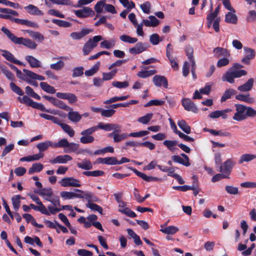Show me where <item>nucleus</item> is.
<instances>
[{
  "mask_svg": "<svg viewBox=\"0 0 256 256\" xmlns=\"http://www.w3.org/2000/svg\"><path fill=\"white\" fill-rule=\"evenodd\" d=\"M36 193L52 204L51 205V207L56 210L55 214L61 210L60 198L58 196H54L52 188H41L37 190Z\"/></svg>",
  "mask_w": 256,
  "mask_h": 256,
  "instance_id": "obj_1",
  "label": "nucleus"
},
{
  "mask_svg": "<svg viewBox=\"0 0 256 256\" xmlns=\"http://www.w3.org/2000/svg\"><path fill=\"white\" fill-rule=\"evenodd\" d=\"M2 31L14 44H22L30 49H35L37 44L28 38L22 37L18 38L12 34L8 28L2 27Z\"/></svg>",
  "mask_w": 256,
  "mask_h": 256,
  "instance_id": "obj_2",
  "label": "nucleus"
},
{
  "mask_svg": "<svg viewBox=\"0 0 256 256\" xmlns=\"http://www.w3.org/2000/svg\"><path fill=\"white\" fill-rule=\"evenodd\" d=\"M97 128L103 130H104L109 132L114 130L113 132L108 134V136L112 138L114 143H118L119 141L117 140L116 136L121 134V126L114 123L104 124L103 122H99L96 126Z\"/></svg>",
  "mask_w": 256,
  "mask_h": 256,
  "instance_id": "obj_3",
  "label": "nucleus"
},
{
  "mask_svg": "<svg viewBox=\"0 0 256 256\" xmlns=\"http://www.w3.org/2000/svg\"><path fill=\"white\" fill-rule=\"evenodd\" d=\"M247 72L244 70H230L228 71L222 76V79L223 81H226L230 84H233L234 82V78H239L242 76L246 75Z\"/></svg>",
  "mask_w": 256,
  "mask_h": 256,
  "instance_id": "obj_4",
  "label": "nucleus"
},
{
  "mask_svg": "<svg viewBox=\"0 0 256 256\" xmlns=\"http://www.w3.org/2000/svg\"><path fill=\"white\" fill-rule=\"evenodd\" d=\"M79 144L74 142H69L67 139L60 140L55 146L64 148V152L67 153L76 152L79 148Z\"/></svg>",
  "mask_w": 256,
  "mask_h": 256,
  "instance_id": "obj_5",
  "label": "nucleus"
},
{
  "mask_svg": "<svg viewBox=\"0 0 256 256\" xmlns=\"http://www.w3.org/2000/svg\"><path fill=\"white\" fill-rule=\"evenodd\" d=\"M103 40L101 36H96L92 38L89 39L82 48L84 55H88L94 48L98 45V42Z\"/></svg>",
  "mask_w": 256,
  "mask_h": 256,
  "instance_id": "obj_6",
  "label": "nucleus"
},
{
  "mask_svg": "<svg viewBox=\"0 0 256 256\" xmlns=\"http://www.w3.org/2000/svg\"><path fill=\"white\" fill-rule=\"evenodd\" d=\"M236 112L234 113L232 117L234 120L240 122L246 119V106L240 104H236Z\"/></svg>",
  "mask_w": 256,
  "mask_h": 256,
  "instance_id": "obj_7",
  "label": "nucleus"
},
{
  "mask_svg": "<svg viewBox=\"0 0 256 256\" xmlns=\"http://www.w3.org/2000/svg\"><path fill=\"white\" fill-rule=\"evenodd\" d=\"M236 162L232 158H228L224 162L220 167V172L226 174L228 178L230 175L232 168L235 166Z\"/></svg>",
  "mask_w": 256,
  "mask_h": 256,
  "instance_id": "obj_8",
  "label": "nucleus"
},
{
  "mask_svg": "<svg viewBox=\"0 0 256 256\" xmlns=\"http://www.w3.org/2000/svg\"><path fill=\"white\" fill-rule=\"evenodd\" d=\"M148 134V132L146 130H142L135 132H131L130 134H127L126 132H121L120 135L116 136L117 140L119 141V142L124 140L128 138L129 136L134 137V138H140L145 136Z\"/></svg>",
  "mask_w": 256,
  "mask_h": 256,
  "instance_id": "obj_9",
  "label": "nucleus"
},
{
  "mask_svg": "<svg viewBox=\"0 0 256 256\" xmlns=\"http://www.w3.org/2000/svg\"><path fill=\"white\" fill-rule=\"evenodd\" d=\"M30 208H32L36 211L40 212L42 214H46V216H50V214H54L56 210H54L51 207V205H48V208L44 205H38L35 206L34 204H31L30 205Z\"/></svg>",
  "mask_w": 256,
  "mask_h": 256,
  "instance_id": "obj_10",
  "label": "nucleus"
},
{
  "mask_svg": "<svg viewBox=\"0 0 256 256\" xmlns=\"http://www.w3.org/2000/svg\"><path fill=\"white\" fill-rule=\"evenodd\" d=\"M60 184L63 187H80V181L72 177H66L59 182Z\"/></svg>",
  "mask_w": 256,
  "mask_h": 256,
  "instance_id": "obj_11",
  "label": "nucleus"
},
{
  "mask_svg": "<svg viewBox=\"0 0 256 256\" xmlns=\"http://www.w3.org/2000/svg\"><path fill=\"white\" fill-rule=\"evenodd\" d=\"M76 16L80 18H88L94 14V11L89 7H84L82 9L74 10Z\"/></svg>",
  "mask_w": 256,
  "mask_h": 256,
  "instance_id": "obj_12",
  "label": "nucleus"
},
{
  "mask_svg": "<svg viewBox=\"0 0 256 256\" xmlns=\"http://www.w3.org/2000/svg\"><path fill=\"white\" fill-rule=\"evenodd\" d=\"M147 48V44L138 42L134 47L129 49V52L132 54H138L146 50Z\"/></svg>",
  "mask_w": 256,
  "mask_h": 256,
  "instance_id": "obj_13",
  "label": "nucleus"
},
{
  "mask_svg": "<svg viewBox=\"0 0 256 256\" xmlns=\"http://www.w3.org/2000/svg\"><path fill=\"white\" fill-rule=\"evenodd\" d=\"M1 54L7 60L18 65H22L23 63L17 60L14 56L9 51L5 50H0Z\"/></svg>",
  "mask_w": 256,
  "mask_h": 256,
  "instance_id": "obj_14",
  "label": "nucleus"
},
{
  "mask_svg": "<svg viewBox=\"0 0 256 256\" xmlns=\"http://www.w3.org/2000/svg\"><path fill=\"white\" fill-rule=\"evenodd\" d=\"M152 82L158 87L163 86L165 88L168 86V82L166 78L163 76L156 75L152 78Z\"/></svg>",
  "mask_w": 256,
  "mask_h": 256,
  "instance_id": "obj_15",
  "label": "nucleus"
},
{
  "mask_svg": "<svg viewBox=\"0 0 256 256\" xmlns=\"http://www.w3.org/2000/svg\"><path fill=\"white\" fill-rule=\"evenodd\" d=\"M232 112L230 108H226L222 110H216L211 112L209 114V117L211 118H217L222 117L223 119H226L228 118L227 113Z\"/></svg>",
  "mask_w": 256,
  "mask_h": 256,
  "instance_id": "obj_16",
  "label": "nucleus"
},
{
  "mask_svg": "<svg viewBox=\"0 0 256 256\" xmlns=\"http://www.w3.org/2000/svg\"><path fill=\"white\" fill-rule=\"evenodd\" d=\"M167 222L160 226V231L166 234L173 235L179 230V228L175 226H167Z\"/></svg>",
  "mask_w": 256,
  "mask_h": 256,
  "instance_id": "obj_17",
  "label": "nucleus"
},
{
  "mask_svg": "<svg viewBox=\"0 0 256 256\" xmlns=\"http://www.w3.org/2000/svg\"><path fill=\"white\" fill-rule=\"evenodd\" d=\"M245 56L242 59V62L244 64H248L250 60L254 58L255 56L254 50L250 48H244Z\"/></svg>",
  "mask_w": 256,
  "mask_h": 256,
  "instance_id": "obj_18",
  "label": "nucleus"
},
{
  "mask_svg": "<svg viewBox=\"0 0 256 256\" xmlns=\"http://www.w3.org/2000/svg\"><path fill=\"white\" fill-rule=\"evenodd\" d=\"M182 105L188 111L197 112L198 110L195 104L188 98H184L182 100Z\"/></svg>",
  "mask_w": 256,
  "mask_h": 256,
  "instance_id": "obj_19",
  "label": "nucleus"
},
{
  "mask_svg": "<svg viewBox=\"0 0 256 256\" xmlns=\"http://www.w3.org/2000/svg\"><path fill=\"white\" fill-rule=\"evenodd\" d=\"M72 160V156L68 154H65L57 156L54 159L50 160L49 162L52 164H66L68 162Z\"/></svg>",
  "mask_w": 256,
  "mask_h": 256,
  "instance_id": "obj_20",
  "label": "nucleus"
},
{
  "mask_svg": "<svg viewBox=\"0 0 256 256\" xmlns=\"http://www.w3.org/2000/svg\"><path fill=\"white\" fill-rule=\"evenodd\" d=\"M92 32L88 28H83L79 32H73L70 34V36L76 40H80Z\"/></svg>",
  "mask_w": 256,
  "mask_h": 256,
  "instance_id": "obj_21",
  "label": "nucleus"
},
{
  "mask_svg": "<svg viewBox=\"0 0 256 256\" xmlns=\"http://www.w3.org/2000/svg\"><path fill=\"white\" fill-rule=\"evenodd\" d=\"M0 12L6 14H0V18L5 19L11 18V16H18V14L16 11L6 8H0Z\"/></svg>",
  "mask_w": 256,
  "mask_h": 256,
  "instance_id": "obj_22",
  "label": "nucleus"
},
{
  "mask_svg": "<svg viewBox=\"0 0 256 256\" xmlns=\"http://www.w3.org/2000/svg\"><path fill=\"white\" fill-rule=\"evenodd\" d=\"M142 22L147 27H156L159 24V20L153 16H148V19H144Z\"/></svg>",
  "mask_w": 256,
  "mask_h": 256,
  "instance_id": "obj_23",
  "label": "nucleus"
},
{
  "mask_svg": "<svg viewBox=\"0 0 256 256\" xmlns=\"http://www.w3.org/2000/svg\"><path fill=\"white\" fill-rule=\"evenodd\" d=\"M213 52L214 56L216 58H219L222 56L228 58L230 56V53L226 49L220 47L214 48L213 50Z\"/></svg>",
  "mask_w": 256,
  "mask_h": 256,
  "instance_id": "obj_24",
  "label": "nucleus"
},
{
  "mask_svg": "<svg viewBox=\"0 0 256 256\" xmlns=\"http://www.w3.org/2000/svg\"><path fill=\"white\" fill-rule=\"evenodd\" d=\"M133 172L138 176L141 178L142 180L146 181V182H154L157 181L160 182L162 180V179L158 178L156 177H153L151 176H148L146 174L141 172L136 169H133Z\"/></svg>",
  "mask_w": 256,
  "mask_h": 256,
  "instance_id": "obj_25",
  "label": "nucleus"
},
{
  "mask_svg": "<svg viewBox=\"0 0 256 256\" xmlns=\"http://www.w3.org/2000/svg\"><path fill=\"white\" fill-rule=\"evenodd\" d=\"M24 9L30 14L35 16H42L44 12L39 10L36 6L29 4L24 7Z\"/></svg>",
  "mask_w": 256,
  "mask_h": 256,
  "instance_id": "obj_26",
  "label": "nucleus"
},
{
  "mask_svg": "<svg viewBox=\"0 0 256 256\" xmlns=\"http://www.w3.org/2000/svg\"><path fill=\"white\" fill-rule=\"evenodd\" d=\"M68 114V119L73 122H80L82 118V116L79 114L78 112L73 111L71 108V110Z\"/></svg>",
  "mask_w": 256,
  "mask_h": 256,
  "instance_id": "obj_27",
  "label": "nucleus"
},
{
  "mask_svg": "<svg viewBox=\"0 0 256 256\" xmlns=\"http://www.w3.org/2000/svg\"><path fill=\"white\" fill-rule=\"evenodd\" d=\"M56 145V143H53L51 141L47 140L38 144L36 145V147L40 152H44L50 146L54 148H58V146H55Z\"/></svg>",
  "mask_w": 256,
  "mask_h": 256,
  "instance_id": "obj_28",
  "label": "nucleus"
},
{
  "mask_svg": "<svg viewBox=\"0 0 256 256\" xmlns=\"http://www.w3.org/2000/svg\"><path fill=\"white\" fill-rule=\"evenodd\" d=\"M25 60L28 62L32 68H38L41 66V62L38 59L32 56H26Z\"/></svg>",
  "mask_w": 256,
  "mask_h": 256,
  "instance_id": "obj_29",
  "label": "nucleus"
},
{
  "mask_svg": "<svg viewBox=\"0 0 256 256\" xmlns=\"http://www.w3.org/2000/svg\"><path fill=\"white\" fill-rule=\"evenodd\" d=\"M256 159V154H244L240 156L238 160L239 164H242L245 162H249Z\"/></svg>",
  "mask_w": 256,
  "mask_h": 256,
  "instance_id": "obj_30",
  "label": "nucleus"
},
{
  "mask_svg": "<svg viewBox=\"0 0 256 256\" xmlns=\"http://www.w3.org/2000/svg\"><path fill=\"white\" fill-rule=\"evenodd\" d=\"M163 144L170 152H174L178 150L176 148L178 144L176 140H165L163 142Z\"/></svg>",
  "mask_w": 256,
  "mask_h": 256,
  "instance_id": "obj_31",
  "label": "nucleus"
},
{
  "mask_svg": "<svg viewBox=\"0 0 256 256\" xmlns=\"http://www.w3.org/2000/svg\"><path fill=\"white\" fill-rule=\"evenodd\" d=\"M254 80L252 78H250L244 84L239 86L238 88V90L240 92H248L250 90L254 84Z\"/></svg>",
  "mask_w": 256,
  "mask_h": 256,
  "instance_id": "obj_32",
  "label": "nucleus"
},
{
  "mask_svg": "<svg viewBox=\"0 0 256 256\" xmlns=\"http://www.w3.org/2000/svg\"><path fill=\"white\" fill-rule=\"evenodd\" d=\"M32 108H34L40 110L42 112L50 113L52 114H58V113L56 111L54 110H52L50 109H46L45 108L44 106V104H42L38 103V102H34L32 106Z\"/></svg>",
  "mask_w": 256,
  "mask_h": 256,
  "instance_id": "obj_33",
  "label": "nucleus"
},
{
  "mask_svg": "<svg viewBox=\"0 0 256 256\" xmlns=\"http://www.w3.org/2000/svg\"><path fill=\"white\" fill-rule=\"evenodd\" d=\"M236 98L239 100L242 101L250 104H253L254 102V98L251 97L249 94H238L236 96Z\"/></svg>",
  "mask_w": 256,
  "mask_h": 256,
  "instance_id": "obj_34",
  "label": "nucleus"
},
{
  "mask_svg": "<svg viewBox=\"0 0 256 256\" xmlns=\"http://www.w3.org/2000/svg\"><path fill=\"white\" fill-rule=\"evenodd\" d=\"M99 162L102 164H109V165H116L118 163V160L115 157H108L104 158H98Z\"/></svg>",
  "mask_w": 256,
  "mask_h": 256,
  "instance_id": "obj_35",
  "label": "nucleus"
},
{
  "mask_svg": "<svg viewBox=\"0 0 256 256\" xmlns=\"http://www.w3.org/2000/svg\"><path fill=\"white\" fill-rule=\"evenodd\" d=\"M116 44V40L110 39V40H104L100 43V46L102 48L110 49L114 46Z\"/></svg>",
  "mask_w": 256,
  "mask_h": 256,
  "instance_id": "obj_36",
  "label": "nucleus"
},
{
  "mask_svg": "<svg viewBox=\"0 0 256 256\" xmlns=\"http://www.w3.org/2000/svg\"><path fill=\"white\" fill-rule=\"evenodd\" d=\"M178 125L180 128L185 133L189 134L191 132L190 127L186 122L183 120H180L178 122Z\"/></svg>",
  "mask_w": 256,
  "mask_h": 256,
  "instance_id": "obj_37",
  "label": "nucleus"
},
{
  "mask_svg": "<svg viewBox=\"0 0 256 256\" xmlns=\"http://www.w3.org/2000/svg\"><path fill=\"white\" fill-rule=\"evenodd\" d=\"M232 12H230L226 14L225 21L226 22L235 24L237 22V16Z\"/></svg>",
  "mask_w": 256,
  "mask_h": 256,
  "instance_id": "obj_38",
  "label": "nucleus"
},
{
  "mask_svg": "<svg viewBox=\"0 0 256 256\" xmlns=\"http://www.w3.org/2000/svg\"><path fill=\"white\" fill-rule=\"evenodd\" d=\"M74 192L82 194V198L86 200L88 202H92V200H94V195L90 192H84L79 189H76Z\"/></svg>",
  "mask_w": 256,
  "mask_h": 256,
  "instance_id": "obj_39",
  "label": "nucleus"
},
{
  "mask_svg": "<svg viewBox=\"0 0 256 256\" xmlns=\"http://www.w3.org/2000/svg\"><path fill=\"white\" fill-rule=\"evenodd\" d=\"M76 164L79 168L86 170H90L92 168L91 162L86 159H84L80 162H78Z\"/></svg>",
  "mask_w": 256,
  "mask_h": 256,
  "instance_id": "obj_40",
  "label": "nucleus"
},
{
  "mask_svg": "<svg viewBox=\"0 0 256 256\" xmlns=\"http://www.w3.org/2000/svg\"><path fill=\"white\" fill-rule=\"evenodd\" d=\"M157 72L155 70H142L137 73V76L140 78H146L152 76Z\"/></svg>",
  "mask_w": 256,
  "mask_h": 256,
  "instance_id": "obj_41",
  "label": "nucleus"
},
{
  "mask_svg": "<svg viewBox=\"0 0 256 256\" xmlns=\"http://www.w3.org/2000/svg\"><path fill=\"white\" fill-rule=\"evenodd\" d=\"M40 116L41 118H44L46 120H52L54 123L60 125V126L61 124H63L60 122V121L58 118L51 115H49L46 114H40Z\"/></svg>",
  "mask_w": 256,
  "mask_h": 256,
  "instance_id": "obj_42",
  "label": "nucleus"
},
{
  "mask_svg": "<svg viewBox=\"0 0 256 256\" xmlns=\"http://www.w3.org/2000/svg\"><path fill=\"white\" fill-rule=\"evenodd\" d=\"M22 198L20 195H16L12 197V201L14 210L18 211L20 205V199Z\"/></svg>",
  "mask_w": 256,
  "mask_h": 256,
  "instance_id": "obj_43",
  "label": "nucleus"
},
{
  "mask_svg": "<svg viewBox=\"0 0 256 256\" xmlns=\"http://www.w3.org/2000/svg\"><path fill=\"white\" fill-rule=\"evenodd\" d=\"M205 130L208 132L212 134L215 136H226V137L231 136V134L230 132H223L222 130L216 131L214 130L208 129V130Z\"/></svg>",
  "mask_w": 256,
  "mask_h": 256,
  "instance_id": "obj_44",
  "label": "nucleus"
},
{
  "mask_svg": "<svg viewBox=\"0 0 256 256\" xmlns=\"http://www.w3.org/2000/svg\"><path fill=\"white\" fill-rule=\"evenodd\" d=\"M120 39L122 42L128 44H134L138 42L137 38L131 37L126 34L121 35L120 36Z\"/></svg>",
  "mask_w": 256,
  "mask_h": 256,
  "instance_id": "obj_45",
  "label": "nucleus"
},
{
  "mask_svg": "<svg viewBox=\"0 0 256 256\" xmlns=\"http://www.w3.org/2000/svg\"><path fill=\"white\" fill-rule=\"evenodd\" d=\"M126 206H124V207H121V208L118 209V211L122 214H125L127 216L130 218H135L136 216V214L134 212L132 211L129 208Z\"/></svg>",
  "mask_w": 256,
  "mask_h": 256,
  "instance_id": "obj_46",
  "label": "nucleus"
},
{
  "mask_svg": "<svg viewBox=\"0 0 256 256\" xmlns=\"http://www.w3.org/2000/svg\"><path fill=\"white\" fill-rule=\"evenodd\" d=\"M44 168V166L40 163H34L28 170V174H32L34 172H40Z\"/></svg>",
  "mask_w": 256,
  "mask_h": 256,
  "instance_id": "obj_47",
  "label": "nucleus"
},
{
  "mask_svg": "<svg viewBox=\"0 0 256 256\" xmlns=\"http://www.w3.org/2000/svg\"><path fill=\"white\" fill-rule=\"evenodd\" d=\"M185 50L188 58L190 60V62L192 63V65H195L196 62L193 56V48L190 46H187Z\"/></svg>",
  "mask_w": 256,
  "mask_h": 256,
  "instance_id": "obj_48",
  "label": "nucleus"
},
{
  "mask_svg": "<svg viewBox=\"0 0 256 256\" xmlns=\"http://www.w3.org/2000/svg\"><path fill=\"white\" fill-rule=\"evenodd\" d=\"M100 66V62H97L91 68L86 70L84 74L86 76H93L99 70Z\"/></svg>",
  "mask_w": 256,
  "mask_h": 256,
  "instance_id": "obj_49",
  "label": "nucleus"
},
{
  "mask_svg": "<svg viewBox=\"0 0 256 256\" xmlns=\"http://www.w3.org/2000/svg\"><path fill=\"white\" fill-rule=\"evenodd\" d=\"M40 85L42 90L48 93L54 94L56 92V90L54 88L53 86L48 84L46 82H41Z\"/></svg>",
  "mask_w": 256,
  "mask_h": 256,
  "instance_id": "obj_50",
  "label": "nucleus"
},
{
  "mask_svg": "<svg viewBox=\"0 0 256 256\" xmlns=\"http://www.w3.org/2000/svg\"><path fill=\"white\" fill-rule=\"evenodd\" d=\"M236 94V92L232 88L226 90L221 98V102H225L227 99L230 98L232 96Z\"/></svg>",
  "mask_w": 256,
  "mask_h": 256,
  "instance_id": "obj_51",
  "label": "nucleus"
},
{
  "mask_svg": "<svg viewBox=\"0 0 256 256\" xmlns=\"http://www.w3.org/2000/svg\"><path fill=\"white\" fill-rule=\"evenodd\" d=\"M60 127L70 137H73L74 136L75 134L74 131L70 126L66 124L63 123L60 124Z\"/></svg>",
  "mask_w": 256,
  "mask_h": 256,
  "instance_id": "obj_52",
  "label": "nucleus"
},
{
  "mask_svg": "<svg viewBox=\"0 0 256 256\" xmlns=\"http://www.w3.org/2000/svg\"><path fill=\"white\" fill-rule=\"evenodd\" d=\"M117 72V69H114L109 72L102 73V80H112L114 76H115Z\"/></svg>",
  "mask_w": 256,
  "mask_h": 256,
  "instance_id": "obj_53",
  "label": "nucleus"
},
{
  "mask_svg": "<svg viewBox=\"0 0 256 256\" xmlns=\"http://www.w3.org/2000/svg\"><path fill=\"white\" fill-rule=\"evenodd\" d=\"M129 96H114L104 102V104H110L115 102L117 101H122L126 100L129 98Z\"/></svg>",
  "mask_w": 256,
  "mask_h": 256,
  "instance_id": "obj_54",
  "label": "nucleus"
},
{
  "mask_svg": "<svg viewBox=\"0 0 256 256\" xmlns=\"http://www.w3.org/2000/svg\"><path fill=\"white\" fill-rule=\"evenodd\" d=\"M18 100L22 104H24L28 106L32 107L34 101L26 96H24L22 98L18 97Z\"/></svg>",
  "mask_w": 256,
  "mask_h": 256,
  "instance_id": "obj_55",
  "label": "nucleus"
},
{
  "mask_svg": "<svg viewBox=\"0 0 256 256\" xmlns=\"http://www.w3.org/2000/svg\"><path fill=\"white\" fill-rule=\"evenodd\" d=\"M172 160L175 162L180 164H182L186 166H190V162H185L184 161V160L180 156H178V155L172 156Z\"/></svg>",
  "mask_w": 256,
  "mask_h": 256,
  "instance_id": "obj_56",
  "label": "nucleus"
},
{
  "mask_svg": "<svg viewBox=\"0 0 256 256\" xmlns=\"http://www.w3.org/2000/svg\"><path fill=\"white\" fill-rule=\"evenodd\" d=\"M26 93L28 96H30L36 100H40V96L36 94L32 88L29 86H27L25 88Z\"/></svg>",
  "mask_w": 256,
  "mask_h": 256,
  "instance_id": "obj_57",
  "label": "nucleus"
},
{
  "mask_svg": "<svg viewBox=\"0 0 256 256\" xmlns=\"http://www.w3.org/2000/svg\"><path fill=\"white\" fill-rule=\"evenodd\" d=\"M52 22L60 27L68 28L72 26V24L68 22L58 19H53Z\"/></svg>",
  "mask_w": 256,
  "mask_h": 256,
  "instance_id": "obj_58",
  "label": "nucleus"
},
{
  "mask_svg": "<svg viewBox=\"0 0 256 256\" xmlns=\"http://www.w3.org/2000/svg\"><path fill=\"white\" fill-rule=\"evenodd\" d=\"M106 2V0H101L98 1L94 6V8L97 14H100L102 12L103 8H104V4Z\"/></svg>",
  "mask_w": 256,
  "mask_h": 256,
  "instance_id": "obj_59",
  "label": "nucleus"
},
{
  "mask_svg": "<svg viewBox=\"0 0 256 256\" xmlns=\"http://www.w3.org/2000/svg\"><path fill=\"white\" fill-rule=\"evenodd\" d=\"M80 138V142L83 144H87L92 143L94 140V138L92 136L82 135Z\"/></svg>",
  "mask_w": 256,
  "mask_h": 256,
  "instance_id": "obj_60",
  "label": "nucleus"
},
{
  "mask_svg": "<svg viewBox=\"0 0 256 256\" xmlns=\"http://www.w3.org/2000/svg\"><path fill=\"white\" fill-rule=\"evenodd\" d=\"M86 206L90 208L92 210L98 212L100 214L102 212V208L101 206L92 202H88L86 204Z\"/></svg>",
  "mask_w": 256,
  "mask_h": 256,
  "instance_id": "obj_61",
  "label": "nucleus"
},
{
  "mask_svg": "<svg viewBox=\"0 0 256 256\" xmlns=\"http://www.w3.org/2000/svg\"><path fill=\"white\" fill-rule=\"evenodd\" d=\"M162 40L159 35L157 34H152L150 36V42L153 45H158Z\"/></svg>",
  "mask_w": 256,
  "mask_h": 256,
  "instance_id": "obj_62",
  "label": "nucleus"
},
{
  "mask_svg": "<svg viewBox=\"0 0 256 256\" xmlns=\"http://www.w3.org/2000/svg\"><path fill=\"white\" fill-rule=\"evenodd\" d=\"M152 116L153 114L152 113L147 114L145 116L139 118L138 121L142 124H146L152 119Z\"/></svg>",
  "mask_w": 256,
  "mask_h": 256,
  "instance_id": "obj_63",
  "label": "nucleus"
},
{
  "mask_svg": "<svg viewBox=\"0 0 256 256\" xmlns=\"http://www.w3.org/2000/svg\"><path fill=\"white\" fill-rule=\"evenodd\" d=\"M112 85L118 88H127L129 86V84L127 81H124L122 82L118 81H114L112 82Z\"/></svg>",
  "mask_w": 256,
  "mask_h": 256,
  "instance_id": "obj_64",
  "label": "nucleus"
}]
</instances>
